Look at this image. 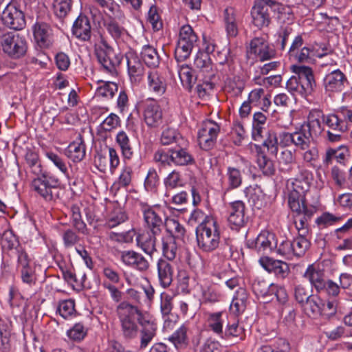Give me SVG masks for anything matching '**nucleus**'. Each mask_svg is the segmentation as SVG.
I'll list each match as a JSON object with an SVG mask.
<instances>
[{
  "label": "nucleus",
  "instance_id": "1",
  "mask_svg": "<svg viewBox=\"0 0 352 352\" xmlns=\"http://www.w3.org/2000/svg\"><path fill=\"white\" fill-rule=\"evenodd\" d=\"M311 135L301 126L294 132L281 131L276 133L269 131L266 134L263 146L270 155H276L279 148L294 146L297 149L305 151L310 147L312 142Z\"/></svg>",
  "mask_w": 352,
  "mask_h": 352
},
{
  "label": "nucleus",
  "instance_id": "2",
  "mask_svg": "<svg viewBox=\"0 0 352 352\" xmlns=\"http://www.w3.org/2000/svg\"><path fill=\"white\" fill-rule=\"evenodd\" d=\"M291 69L296 76H292L287 81V89L293 95L302 97L311 95L316 86L312 69L297 65H292Z\"/></svg>",
  "mask_w": 352,
  "mask_h": 352
},
{
  "label": "nucleus",
  "instance_id": "3",
  "mask_svg": "<svg viewBox=\"0 0 352 352\" xmlns=\"http://www.w3.org/2000/svg\"><path fill=\"white\" fill-rule=\"evenodd\" d=\"M116 312L123 337L127 340L135 338L139 331L136 320L139 322L140 318H144L140 310L137 307L124 301L118 305Z\"/></svg>",
  "mask_w": 352,
  "mask_h": 352
},
{
  "label": "nucleus",
  "instance_id": "4",
  "mask_svg": "<svg viewBox=\"0 0 352 352\" xmlns=\"http://www.w3.org/2000/svg\"><path fill=\"white\" fill-rule=\"evenodd\" d=\"M289 10L275 0H256L251 10L252 23L258 28L267 27L271 23L270 11L285 12Z\"/></svg>",
  "mask_w": 352,
  "mask_h": 352
},
{
  "label": "nucleus",
  "instance_id": "5",
  "mask_svg": "<svg viewBox=\"0 0 352 352\" xmlns=\"http://www.w3.org/2000/svg\"><path fill=\"white\" fill-rule=\"evenodd\" d=\"M199 248L205 252L215 250L219 244L220 232L214 219L206 216L199 223Z\"/></svg>",
  "mask_w": 352,
  "mask_h": 352
},
{
  "label": "nucleus",
  "instance_id": "6",
  "mask_svg": "<svg viewBox=\"0 0 352 352\" xmlns=\"http://www.w3.org/2000/svg\"><path fill=\"white\" fill-rule=\"evenodd\" d=\"M60 179L54 175H43L34 178L31 182V190L37 197L45 201H54L58 197Z\"/></svg>",
  "mask_w": 352,
  "mask_h": 352
},
{
  "label": "nucleus",
  "instance_id": "7",
  "mask_svg": "<svg viewBox=\"0 0 352 352\" xmlns=\"http://www.w3.org/2000/svg\"><path fill=\"white\" fill-rule=\"evenodd\" d=\"M95 54L104 72L111 75L117 73L116 67L120 64L122 57L105 41L101 40L96 44Z\"/></svg>",
  "mask_w": 352,
  "mask_h": 352
},
{
  "label": "nucleus",
  "instance_id": "8",
  "mask_svg": "<svg viewBox=\"0 0 352 352\" xmlns=\"http://www.w3.org/2000/svg\"><path fill=\"white\" fill-rule=\"evenodd\" d=\"M141 210L145 227L154 234H160L166 217L164 210L159 206H151L142 204Z\"/></svg>",
  "mask_w": 352,
  "mask_h": 352
},
{
  "label": "nucleus",
  "instance_id": "9",
  "mask_svg": "<svg viewBox=\"0 0 352 352\" xmlns=\"http://www.w3.org/2000/svg\"><path fill=\"white\" fill-rule=\"evenodd\" d=\"M1 49L3 52L12 59H19L24 56L27 52L28 45L23 36L19 34L12 32L6 36Z\"/></svg>",
  "mask_w": 352,
  "mask_h": 352
},
{
  "label": "nucleus",
  "instance_id": "10",
  "mask_svg": "<svg viewBox=\"0 0 352 352\" xmlns=\"http://www.w3.org/2000/svg\"><path fill=\"white\" fill-rule=\"evenodd\" d=\"M347 85L348 80L345 74L338 69L327 73L322 80L324 91L329 97L342 92Z\"/></svg>",
  "mask_w": 352,
  "mask_h": 352
},
{
  "label": "nucleus",
  "instance_id": "11",
  "mask_svg": "<svg viewBox=\"0 0 352 352\" xmlns=\"http://www.w3.org/2000/svg\"><path fill=\"white\" fill-rule=\"evenodd\" d=\"M246 245L258 254L265 255L273 252L277 245V239L273 233L263 230L255 239L248 240Z\"/></svg>",
  "mask_w": 352,
  "mask_h": 352
},
{
  "label": "nucleus",
  "instance_id": "12",
  "mask_svg": "<svg viewBox=\"0 0 352 352\" xmlns=\"http://www.w3.org/2000/svg\"><path fill=\"white\" fill-rule=\"evenodd\" d=\"M1 20L5 25L15 30H22L25 25L23 12L14 3H9L3 10Z\"/></svg>",
  "mask_w": 352,
  "mask_h": 352
},
{
  "label": "nucleus",
  "instance_id": "13",
  "mask_svg": "<svg viewBox=\"0 0 352 352\" xmlns=\"http://www.w3.org/2000/svg\"><path fill=\"white\" fill-rule=\"evenodd\" d=\"M219 132V126L216 122L210 120L203 121L199 128V147L206 151L210 149L214 144Z\"/></svg>",
  "mask_w": 352,
  "mask_h": 352
},
{
  "label": "nucleus",
  "instance_id": "14",
  "mask_svg": "<svg viewBox=\"0 0 352 352\" xmlns=\"http://www.w3.org/2000/svg\"><path fill=\"white\" fill-rule=\"evenodd\" d=\"M311 50L309 47L304 45V39L302 35H297L293 39L287 52L289 60L298 63H307L311 59Z\"/></svg>",
  "mask_w": 352,
  "mask_h": 352
},
{
  "label": "nucleus",
  "instance_id": "15",
  "mask_svg": "<svg viewBox=\"0 0 352 352\" xmlns=\"http://www.w3.org/2000/svg\"><path fill=\"white\" fill-rule=\"evenodd\" d=\"M314 176L311 170L303 165L297 166V173L291 179L293 190L297 193L305 194L309 190Z\"/></svg>",
  "mask_w": 352,
  "mask_h": 352
},
{
  "label": "nucleus",
  "instance_id": "16",
  "mask_svg": "<svg viewBox=\"0 0 352 352\" xmlns=\"http://www.w3.org/2000/svg\"><path fill=\"white\" fill-rule=\"evenodd\" d=\"M351 158L349 148L345 144L340 145L336 148L329 147L326 149L322 156V164L329 166L332 164L333 160L341 165L345 166Z\"/></svg>",
  "mask_w": 352,
  "mask_h": 352
},
{
  "label": "nucleus",
  "instance_id": "17",
  "mask_svg": "<svg viewBox=\"0 0 352 352\" xmlns=\"http://www.w3.org/2000/svg\"><path fill=\"white\" fill-rule=\"evenodd\" d=\"M120 259L125 265L140 272L146 271L150 266L149 261L142 254L134 250L121 252Z\"/></svg>",
  "mask_w": 352,
  "mask_h": 352
},
{
  "label": "nucleus",
  "instance_id": "18",
  "mask_svg": "<svg viewBox=\"0 0 352 352\" xmlns=\"http://www.w3.org/2000/svg\"><path fill=\"white\" fill-rule=\"evenodd\" d=\"M258 262L268 272L274 274L277 278L284 279L289 274L288 264L280 260H274L268 256H261Z\"/></svg>",
  "mask_w": 352,
  "mask_h": 352
},
{
  "label": "nucleus",
  "instance_id": "19",
  "mask_svg": "<svg viewBox=\"0 0 352 352\" xmlns=\"http://www.w3.org/2000/svg\"><path fill=\"white\" fill-rule=\"evenodd\" d=\"M140 329H139L140 348L146 349L157 335V324L145 318H139Z\"/></svg>",
  "mask_w": 352,
  "mask_h": 352
},
{
  "label": "nucleus",
  "instance_id": "20",
  "mask_svg": "<svg viewBox=\"0 0 352 352\" xmlns=\"http://www.w3.org/2000/svg\"><path fill=\"white\" fill-rule=\"evenodd\" d=\"M324 115L323 113L320 110L314 109L309 112L307 121L301 126L309 132L313 139L314 136L316 137L322 132V124H324Z\"/></svg>",
  "mask_w": 352,
  "mask_h": 352
},
{
  "label": "nucleus",
  "instance_id": "21",
  "mask_svg": "<svg viewBox=\"0 0 352 352\" xmlns=\"http://www.w3.org/2000/svg\"><path fill=\"white\" fill-rule=\"evenodd\" d=\"M144 119L150 127H157L162 123V111L155 100H151L144 104Z\"/></svg>",
  "mask_w": 352,
  "mask_h": 352
},
{
  "label": "nucleus",
  "instance_id": "22",
  "mask_svg": "<svg viewBox=\"0 0 352 352\" xmlns=\"http://www.w3.org/2000/svg\"><path fill=\"white\" fill-rule=\"evenodd\" d=\"M195 238L187 239L185 242V250L184 259L185 263L188 265L190 270L192 272H197L198 252L197 247L198 246V228H195Z\"/></svg>",
  "mask_w": 352,
  "mask_h": 352
},
{
  "label": "nucleus",
  "instance_id": "23",
  "mask_svg": "<svg viewBox=\"0 0 352 352\" xmlns=\"http://www.w3.org/2000/svg\"><path fill=\"white\" fill-rule=\"evenodd\" d=\"M245 204L242 201H235L230 204L228 221L232 229H238L245 223Z\"/></svg>",
  "mask_w": 352,
  "mask_h": 352
},
{
  "label": "nucleus",
  "instance_id": "24",
  "mask_svg": "<svg viewBox=\"0 0 352 352\" xmlns=\"http://www.w3.org/2000/svg\"><path fill=\"white\" fill-rule=\"evenodd\" d=\"M177 289L181 293L188 294L198 285L197 272L180 270L177 276Z\"/></svg>",
  "mask_w": 352,
  "mask_h": 352
},
{
  "label": "nucleus",
  "instance_id": "25",
  "mask_svg": "<svg viewBox=\"0 0 352 352\" xmlns=\"http://www.w3.org/2000/svg\"><path fill=\"white\" fill-rule=\"evenodd\" d=\"M147 85L150 91L157 96L163 95L166 90V80L158 69H151L147 74Z\"/></svg>",
  "mask_w": 352,
  "mask_h": 352
},
{
  "label": "nucleus",
  "instance_id": "26",
  "mask_svg": "<svg viewBox=\"0 0 352 352\" xmlns=\"http://www.w3.org/2000/svg\"><path fill=\"white\" fill-rule=\"evenodd\" d=\"M304 278L307 279L318 292L323 291L325 279L324 272L318 265H309L305 270Z\"/></svg>",
  "mask_w": 352,
  "mask_h": 352
},
{
  "label": "nucleus",
  "instance_id": "27",
  "mask_svg": "<svg viewBox=\"0 0 352 352\" xmlns=\"http://www.w3.org/2000/svg\"><path fill=\"white\" fill-rule=\"evenodd\" d=\"M72 34L81 41H89L91 36V26L87 16L80 14L78 16L72 26Z\"/></svg>",
  "mask_w": 352,
  "mask_h": 352
},
{
  "label": "nucleus",
  "instance_id": "28",
  "mask_svg": "<svg viewBox=\"0 0 352 352\" xmlns=\"http://www.w3.org/2000/svg\"><path fill=\"white\" fill-rule=\"evenodd\" d=\"M34 36L41 47H48L51 44L52 30L50 25L44 22H36L33 27Z\"/></svg>",
  "mask_w": 352,
  "mask_h": 352
},
{
  "label": "nucleus",
  "instance_id": "29",
  "mask_svg": "<svg viewBox=\"0 0 352 352\" xmlns=\"http://www.w3.org/2000/svg\"><path fill=\"white\" fill-rule=\"evenodd\" d=\"M95 162L100 171L105 172L109 167L110 172L113 173L120 164V159L117 151L113 148H109V159L99 155Z\"/></svg>",
  "mask_w": 352,
  "mask_h": 352
},
{
  "label": "nucleus",
  "instance_id": "30",
  "mask_svg": "<svg viewBox=\"0 0 352 352\" xmlns=\"http://www.w3.org/2000/svg\"><path fill=\"white\" fill-rule=\"evenodd\" d=\"M179 76L182 83L189 91L195 90L198 92V85H196L197 80V74L195 69L188 65H182L179 72Z\"/></svg>",
  "mask_w": 352,
  "mask_h": 352
},
{
  "label": "nucleus",
  "instance_id": "31",
  "mask_svg": "<svg viewBox=\"0 0 352 352\" xmlns=\"http://www.w3.org/2000/svg\"><path fill=\"white\" fill-rule=\"evenodd\" d=\"M128 73L131 80L139 82L144 73V66L138 56L133 53H128L126 55Z\"/></svg>",
  "mask_w": 352,
  "mask_h": 352
},
{
  "label": "nucleus",
  "instance_id": "32",
  "mask_svg": "<svg viewBox=\"0 0 352 352\" xmlns=\"http://www.w3.org/2000/svg\"><path fill=\"white\" fill-rule=\"evenodd\" d=\"M152 232H144L137 236L136 242L138 246L141 248L151 258L156 249V236Z\"/></svg>",
  "mask_w": 352,
  "mask_h": 352
},
{
  "label": "nucleus",
  "instance_id": "33",
  "mask_svg": "<svg viewBox=\"0 0 352 352\" xmlns=\"http://www.w3.org/2000/svg\"><path fill=\"white\" fill-rule=\"evenodd\" d=\"M250 204L256 209H261L266 204L265 196L261 187L255 185L247 187L244 190Z\"/></svg>",
  "mask_w": 352,
  "mask_h": 352
},
{
  "label": "nucleus",
  "instance_id": "34",
  "mask_svg": "<svg viewBox=\"0 0 352 352\" xmlns=\"http://www.w3.org/2000/svg\"><path fill=\"white\" fill-rule=\"evenodd\" d=\"M157 267L160 285L164 288L168 287L173 282V268L172 265L164 259H160Z\"/></svg>",
  "mask_w": 352,
  "mask_h": 352
},
{
  "label": "nucleus",
  "instance_id": "35",
  "mask_svg": "<svg viewBox=\"0 0 352 352\" xmlns=\"http://www.w3.org/2000/svg\"><path fill=\"white\" fill-rule=\"evenodd\" d=\"M66 155L74 162H80L85 158L86 146L81 136L69 144Z\"/></svg>",
  "mask_w": 352,
  "mask_h": 352
},
{
  "label": "nucleus",
  "instance_id": "36",
  "mask_svg": "<svg viewBox=\"0 0 352 352\" xmlns=\"http://www.w3.org/2000/svg\"><path fill=\"white\" fill-rule=\"evenodd\" d=\"M186 141L179 143L170 149L171 160L177 165L184 166L192 161V156L186 151Z\"/></svg>",
  "mask_w": 352,
  "mask_h": 352
},
{
  "label": "nucleus",
  "instance_id": "37",
  "mask_svg": "<svg viewBox=\"0 0 352 352\" xmlns=\"http://www.w3.org/2000/svg\"><path fill=\"white\" fill-rule=\"evenodd\" d=\"M252 148H254L257 154L256 163L259 169L265 175H272L275 172L273 161L262 151L261 146L253 144Z\"/></svg>",
  "mask_w": 352,
  "mask_h": 352
},
{
  "label": "nucleus",
  "instance_id": "38",
  "mask_svg": "<svg viewBox=\"0 0 352 352\" xmlns=\"http://www.w3.org/2000/svg\"><path fill=\"white\" fill-rule=\"evenodd\" d=\"M281 151L275 155L280 171L289 173L292 170L295 162L294 153L286 148H280Z\"/></svg>",
  "mask_w": 352,
  "mask_h": 352
},
{
  "label": "nucleus",
  "instance_id": "39",
  "mask_svg": "<svg viewBox=\"0 0 352 352\" xmlns=\"http://www.w3.org/2000/svg\"><path fill=\"white\" fill-rule=\"evenodd\" d=\"M324 124L331 131L338 133H344L347 131V122L343 118L340 110L336 113H331L324 116Z\"/></svg>",
  "mask_w": 352,
  "mask_h": 352
},
{
  "label": "nucleus",
  "instance_id": "40",
  "mask_svg": "<svg viewBox=\"0 0 352 352\" xmlns=\"http://www.w3.org/2000/svg\"><path fill=\"white\" fill-rule=\"evenodd\" d=\"M202 76L201 85H199V96L201 91L206 94L208 91L213 89V79L215 78V71L211 65H199V76Z\"/></svg>",
  "mask_w": 352,
  "mask_h": 352
},
{
  "label": "nucleus",
  "instance_id": "41",
  "mask_svg": "<svg viewBox=\"0 0 352 352\" xmlns=\"http://www.w3.org/2000/svg\"><path fill=\"white\" fill-rule=\"evenodd\" d=\"M202 48L199 49V65H212L210 54L214 51L215 43L213 39L203 34Z\"/></svg>",
  "mask_w": 352,
  "mask_h": 352
},
{
  "label": "nucleus",
  "instance_id": "42",
  "mask_svg": "<svg viewBox=\"0 0 352 352\" xmlns=\"http://www.w3.org/2000/svg\"><path fill=\"white\" fill-rule=\"evenodd\" d=\"M162 254L168 261H173L178 252L176 239L172 236H164L162 238Z\"/></svg>",
  "mask_w": 352,
  "mask_h": 352
},
{
  "label": "nucleus",
  "instance_id": "43",
  "mask_svg": "<svg viewBox=\"0 0 352 352\" xmlns=\"http://www.w3.org/2000/svg\"><path fill=\"white\" fill-rule=\"evenodd\" d=\"M224 22L228 37H236L238 34V21L232 8H226L224 11Z\"/></svg>",
  "mask_w": 352,
  "mask_h": 352
},
{
  "label": "nucleus",
  "instance_id": "44",
  "mask_svg": "<svg viewBox=\"0 0 352 352\" xmlns=\"http://www.w3.org/2000/svg\"><path fill=\"white\" fill-rule=\"evenodd\" d=\"M315 212L314 208L306 210L305 212L296 214L294 217V222L298 234H306L308 233L309 221Z\"/></svg>",
  "mask_w": 352,
  "mask_h": 352
},
{
  "label": "nucleus",
  "instance_id": "45",
  "mask_svg": "<svg viewBox=\"0 0 352 352\" xmlns=\"http://www.w3.org/2000/svg\"><path fill=\"white\" fill-rule=\"evenodd\" d=\"M141 56L145 64L149 67L156 68L160 65V59L156 50L147 45L142 47Z\"/></svg>",
  "mask_w": 352,
  "mask_h": 352
},
{
  "label": "nucleus",
  "instance_id": "46",
  "mask_svg": "<svg viewBox=\"0 0 352 352\" xmlns=\"http://www.w3.org/2000/svg\"><path fill=\"white\" fill-rule=\"evenodd\" d=\"M116 142L119 145L122 155L126 159H131L133 155L132 144L129 135L124 131H120L116 138Z\"/></svg>",
  "mask_w": 352,
  "mask_h": 352
},
{
  "label": "nucleus",
  "instance_id": "47",
  "mask_svg": "<svg viewBox=\"0 0 352 352\" xmlns=\"http://www.w3.org/2000/svg\"><path fill=\"white\" fill-rule=\"evenodd\" d=\"M322 299L316 295H312L302 305V308L309 316H317L321 315L322 311Z\"/></svg>",
  "mask_w": 352,
  "mask_h": 352
},
{
  "label": "nucleus",
  "instance_id": "48",
  "mask_svg": "<svg viewBox=\"0 0 352 352\" xmlns=\"http://www.w3.org/2000/svg\"><path fill=\"white\" fill-rule=\"evenodd\" d=\"M167 234L166 236H172L175 239L182 238L185 234V228L179 221L175 219L169 218L166 216L164 220V226Z\"/></svg>",
  "mask_w": 352,
  "mask_h": 352
},
{
  "label": "nucleus",
  "instance_id": "49",
  "mask_svg": "<svg viewBox=\"0 0 352 352\" xmlns=\"http://www.w3.org/2000/svg\"><path fill=\"white\" fill-rule=\"evenodd\" d=\"M305 194L297 193L294 191L289 197V206L291 210L296 214L305 212L306 210L313 208L308 207L305 203Z\"/></svg>",
  "mask_w": 352,
  "mask_h": 352
},
{
  "label": "nucleus",
  "instance_id": "50",
  "mask_svg": "<svg viewBox=\"0 0 352 352\" xmlns=\"http://www.w3.org/2000/svg\"><path fill=\"white\" fill-rule=\"evenodd\" d=\"M292 242V249H294V257H301L310 247V241L306 238V234H298Z\"/></svg>",
  "mask_w": 352,
  "mask_h": 352
},
{
  "label": "nucleus",
  "instance_id": "51",
  "mask_svg": "<svg viewBox=\"0 0 352 352\" xmlns=\"http://www.w3.org/2000/svg\"><path fill=\"white\" fill-rule=\"evenodd\" d=\"M72 221L73 227L80 233L87 235L89 234L86 223L82 219L80 208L76 205L71 207Z\"/></svg>",
  "mask_w": 352,
  "mask_h": 352
},
{
  "label": "nucleus",
  "instance_id": "52",
  "mask_svg": "<svg viewBox=\"0 0 352 352\" xmlns=\"http://www.w3.org/2000/svg\"><path fill=\"white\" fill-rule=\"evenodd\" d=\"M72 0H54L53 12L58 19L65 18L72 10Z\"/></svg>",
  "mask_w": 352,
  "mask_h": 352
},
{
  "label": "nucleus",
  "instance_id": "53",
  "mask_svg": "<svg viewBox=\"0 0 352 352\" xmlns=\"http://www.w3.org/2000/svg\"><path fill=\"white\" fill-rule=\"evenodd\" d=\"M274 289V284H270L260 278H255L252 283V290L258 296L263 297L270 296L271 290Z\"/></svg>",
  "mask_w": 352,
  "mask_h": 352
},
{
  "label": "nucleus",
  "instance_id": "54",
  "mask_svg": "<svg viewBox=\"0 0 352 352\" xmlns=\"http://www.w3.org/2000/svg\"><path fill=\"white\" fill-rule=\"evenodd\" d=\"M226 182L229 189H234L239 187L242 184V175L241 171L234 167H228Z\"/></svg>",
  "mask_w": 352,
  "mask_h": 352
},
{
  "label": "nucleus",
  "instance_id": "55",
  "mask_svg": "<svg viewBox=\"0 0 352 352\" xmlns=\"http://www.w3.org/2000/svg\"><path fill=\"white\" fill-rule=\"evenodd\" d=\"M221 315V312H217L215 314H206V318L208 326L211 328V329L215 333L221 336V338H223Z\"/></svg>",
  "mask_w": 352,
  "mask_h": 352
},
{
  "label": "nucleus",
  "instance_id": "56",
  "mask_svg": "<svg viewBox=\"0 0 352 352\" xmlns=\"http://www.w3.org/2000/svg\"><path fill=\"white\" fill-rule=\"evenodd\" d=\"M188 331V324H184L170 337L169 340L177 348L187 344Z\"/></svg>",
  "mask_w": 352,
  "mask_h": 352
},
{
  "label": "nucleus",
  "instance_id": "57",
  "mask_svg": "<svg viewBox=\"0 0 352 352\" xmlns=\"http://www.w3.org/2000/svg\"><path fill=\"white\" fill-rule=\"evenodd\" d=\"M127 219L126 213L120 208H115L109 214L105 226L108 228H113Z\"/></svg>",
  "mask_w": 352,
  "mask_h": 352
},
{
  "label": "nucleus",
  "instance_id": "58",
  "mask_svg": "<svg viewBox=\"0 0 352 352\" xmlns=\"http://www.w3.org/2000/svg\"><path fill=\"white\" fill-rule=\"evenodd\" d=\"M161 142L164 145H169L175 143H184V139L173 129H166L163 131L161 135Z\"/></svg>",
  "mask_w": 352,
  "mask_h": 352
},
{
  "label": "nucleus",
  "instance_id": "59",
  "mask_svg": "<svg viewBox=\"0 0 352 352\" xmlns=\"http://www.w3.org/2000/svg\"><path fill=\"white\" fill-rule=\"evenodd\" d=\"M293 251L292 242L289 240H283L280 243H277L276 247L273 250V252L287 259H293Z\"/></svg>",
  "mask_w": 352,
  "mask_h": 352
},
{
  "label": "nucleus",
  "instance_id": "60",
  "mask_svg": "<svg viewBox=\"0 0 352 352\" xmlns=\"http://www.w3.org/2000/svg\"><path fill=\"white\" fill-rule=\"evenodd\" d=\"M14 255L16 258L18 270L34 265L32 259L24 247H18L16 251L14 252Z\"/></svg>",
  "mask_w": 352,
  "mask_h": 352
},
{
  "label": "nucleus",
  "instance_id": "61",
  "mask_svg": "<svg viewBox=\"0 0 352 352\" xmlns=\"http://www.w3.org/2000/svg\"><path fill=\"white\" fill-rule=\"evenodd\" d=\"M192 47V43L178 41L175 50V56L177 60L183 61L186 59L189 56Z\"/></svg>",
  "mask_w": 352,
  "mask_h": 352
},
{
  "label": "nucleus",
  "instance_id": "62",
  "mask_svg": "<svg viewBox=\"0 0 352 352\" xmlns=\"http://www.w3.org/2000/svg\"><path fill=\"white\" fill-rule=\"evenodd\" d=\"M2 246L8 250H14L16 251L18 247H23L18 239V237L12 231H5L2 236Z\"/></svg>",
  "mask_w": 352,
  "mask_h": 352
},
{
  "label": "nucleus",
  "instance_id": "63",
  "mask_svg": "<svg viewBox=\"0 0 352 352\" xmlns=\"http://www.w3.org/2000/svg\"><path fill=\"white\" fill-rule=\"evenodd\" d=\"M57 311L65 319L74 316L76 313L74 300L69 299L60 301Z\"/></svg>",
  "mask_w": 352,
  "mask_h": 352
},
{
  "label": "nucleus",
  "instance_id": "64",
  "mask_svg": "<svg viewBox=\"0 0 352 352\" xmlns=\"http://www.w3.org/2000/svg\"><path fill=\"white\" fill-rule=\"evenodd\" d=\"M104 27L114 39L120 38L126 32L125 29L113 18L104 22Z\"/></svg>",
  "mask_w": 352,
  "mask_h": 352
}]
</instances>
